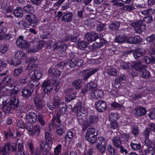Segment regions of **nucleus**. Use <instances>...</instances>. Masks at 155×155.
Returning <instances> with one entry per match:
<instances>
[{"label": "nucleus", "instance_id": "nucleus-5", "mask_svg": "<svg viewBox=\"0 0 155 155\" xmlns=\"http://www.w3.org/2000/svg\"><path fill=\"white\" fill-rule=\"evenodd\" d=\"M32 123L27 122L25 124V129H26L29 135L33 136H39L41 131V128L39 126L35 125L33 127Z\"/></svg>", "mask_w": 155, "mask_h": 155}, {"label": "nucleus", "instance_id": "nucleus-3", "mask_svg": "<svg viewBox=\"0 0 155 155\" xmlns=\"http://www.w3.org/2000/svg\"><path fill=\"white\" fill-rule=\"evenodd\" d=\"M11 147L12 151L16 153L17 151V144H14L11 146L10 142H8L4 146L0 148V153L1 155H10L11 153Z\"/></svg>", "mask_w": 155, "mask_h": 155}, {"label": "nucleus", "instance_id": "nucleus-10", "mask_svg": "<svg viewBox=\"0 0 155 155\" xmlns=\"http://www.w3.org/2000/svg\"><path fill=\"white\" fill-rule=\"evenodd\" d=\"M95 80L93 81H91L90 83H87L82 90L81 94L83 96H85L86 94L89 91H91L92 88H93L96 86Z\"/></svg>", "mask_w": 155, "mask_h": 155}, {"label": "nucleus", "instance_id": "nucleus-8", "mask_svg": "<svg viewBox=\"0 0 155 155\" xmlns=\"http://www.w3.org/2000/svg\"><path fill=\"white\" fill-rule=\"evenodd\" d=\"M34 91L33 88H30L27 85L22 89L21 96L24 99H28L32 95Z\"/></svg>", "mask_w": 155, "mask_h": 155}, {"label": "nucleus", "instance_id": "nucleus-52", "mask_svg": "<svg viewBox=\"0 0 155 155\" xmlns=\"http://www.w3.org/2000/svg\"><path fill=\"white\" fill-rule=\"evenodd\" d=\"M82 124V130L85 131L91 125L90 124L88 123L87 120H85L81 124Z\"/></svg>", "mask_w": 155, "mask_h": 155}, {"label": "nucleus", "instance_id": "nucleus-39", "mask_svg": "<svg viewBox=\"0 0 155 155\" xmlns=\"http://www.w3.org/2000/svg\"><path fill=\"white\" fill-rule=\"evenodd\" d=\"M120 25V22L119 21H116L110 25L109 29L113 30H117L119 28Z\"/></svg>", "mask_w": 155, "mask_h": 155}, {"label": "nucleus", "instance_id": "nucleus-53", "mask_svg": "<svg viewBox=\"0 0 155 155\" xmlns=\"http://www.w3.org/2000/svg\"><path fill=\"white\" fill-rule=\"evenodd\" d=\"M15 57L19 58L23 57L25 58L27 57V55L24 52L21 51H18L15 53Z\"/></svg>", "mask_w": 155, "mask_h": 155}, {"label": "nucleus", "instance_id": "nucleus-62", "mask_svg": "<svg viewBox=\"0 0 155 155\" xmlns=\"http://www.w3.org/2000/svg\"><path fill=\"white\" fill-rule=\"evenodd\" d=\"M51 36L50 33L48 31L44 32L41 37L43 39H48Z\"/></svg>", "mask_w": 155, "mask_h": 155}, {"label": "nucleus", "instance_id": "nucleus-60", "mask_svg": "<svg viewBox=\"0 0 155 155\" xmlns=\"http://www.w3.org/2000/svg\"><path fill=\"white\" fill-rule=\"evenodd\" d=\"M67 66L66 63L65 62L61 61L58 63L56 65V67L59 69L62 70L64 69L65 67H67Z\"/></svg>", "mask_w": 155, "mask_h": 155}, {"label": "nucleus", "instance_id": "nucleus-19", "mask_svg": "<svg viewBox=\"0 0 155 155\" xmlns=\"http://www.w3.org/2000/svg\"><path fill=\"white\" fill-rule=\"evenodd\" d=\"M50 75L52 77H59L61 74V71L56 68L51 67L48 71Z\"/></svg>", "mask_w": 155, "mask_h": 155}, {"label": "nucleus", "instance_id": "nucleus-12", "mask_svg": "<svg viewBox=\"0 0 155 155\" xmlns=\"http://www.w3.org/2000/svg\"><path fill=\"white\" fill-rule=\"evenodd\" d=\"M24 38L23 36L20 35L16 41L18 46L22 49L27 48L29 46V44L24 39Z\"/></svg>", "mask_w": 155, "mask_h": 155}, {"label": "nucleus", "instance_id": "nucleus-20", "mask_svg": "<svg viewBox=\"0 0 155 155\" xmlns=\"http://www.w3.org/2000/svg\"><path fill=\"white\" fill-rule=\"evenodd\" d=\"M34 104L36 108L38 110H41L43 108L42 102L40 97L35 96L34 98Z\"/></svg>", "mask_w": 155, "mask_h": 155}, {"label": "nucleus", "instance_id": "nucleus-54", "mask_svg": "<svg viewBox=\"0 0 155 155\" xmlns=\"http://www.w3.org/2000/svg\"><path fill=\"white\" fill-rule=\"evenodd\" d=\"M154 12V10L152 9H148L146 10L142 11L141 13L143 15H151Z\"/></svg>", "mask_w": 155, "mask_h": 155}, {"label": "nucleus", "instance_id": "nucleus-38", "mask_svg": "<svg viewBox=\"0 0 155 155\" xmlns=\"http://www.w3.org/2000/svg\"><path fill=\"white\" fill-rule=\"evenodd\" d=\"M23 10L27 13H31L34 11V8L31 5L28 4L24 7Z\"/></svg>", "mask_w": 155, "mask_h": 155}, {"label": "nucleus", "instance_id": "nucleus-42", "mask_svg": "<svg viewBox=\"0 0 155 155\" xmlns=\"http://www.w3.org/2000/svg\"><path fill=\"white\" fill-rule=\"evenodd\" d=\"M44 117V116L41 114H37V120L39 123L42 126H44L45 124Z\"/></svg>", "mask_w": 155, "mask_h": 155}, {"label": "nucleus", "instance_id": "nucleus-41", "mask_svg": "<svg viewBox=\"0 0 155 155\" xmlns=\"http://www.w3.org/2000/svg\"><path fill=\"white\" fill-rule=\"evenodd\" d=\"M96 18H93L92 19H86L84 23L88 27H92L94 25L95 23L94 22V21L95 20Z\"/></svg>", "mask_w": 155, "mask_h": 155}, {"label": "nucleus", "instance_id": "nucleus-18", "mask_svg": "<svg viewBox=\"0 0 155 155\" xmlns=\"http://www.w3.org/2000/svg\"><path fill=\"white\" fill-rule=\"evenodd\" d=\"M31 79H36L39 80L42 76V73L37 70L32 71L30 73Z\"/></svg>", "mask_w": 155, "mask_h": 155}, {"label": "nucleus", "instance_id": "nucleus-30", "mask_svg": "<svg viewBox=\"0 0 155 155\" xmlns=\"http://www.w3.org/2000/svg\"><path fill=\"white\" fill-rule=\"evenodd\" d=\"M76 97V94L73 92L67 94L65 97V101L67 103L70 102L72 100L74 99Z\"/></svg>", "mask_w": 155, "mask_h": 155}, {"label": "nucleus", "instance_id": "nucleus-2", "mask_svg": "<svg viewBox=\"0 0 155 155\" xmlns=\"http://www.w3.org/2000/svg\"><path fill=\"white\" fill-rule=\"evenodd\" d=\"M45 139L46 140L41 142L40 147L41 150H45L46 152H48L51 149L50 144L52 145L53 143L51 134L48 132H46L45 135Z\"/></svg>", "mask_w": 155, "mask_h": 155}, {"label": "nucleus", "instance_id": "nucleus-63", "mask_svg": "<svg viewBox=\"0 0 155 155\" xmlns=\"http://www.w3.org/2000/svg\"><path fill=\"white\" fill-rule=\"evenodd\" d=\"M111 106L112 107L115 108L119 110H122L123 108L122 105L116 102H114L112 103L111 104Z\"/></svg>", "mask_w": 155, "mask_h": 155}, {"label": "nucleus", "instance_id": "nucleus-23", "mask_svg": "<svg viewBox=\"0 0 155 155\" xmlns=\"http://www.w3.org/2000/svg\"><path fill=\"white\" fill-rule=\"evenodd\" d=\"M66 48V47L62 45H61L57 43H54L51 46V48L52 49L51 50H57L61 52L63 51Z\"/></svg>", "mask_w": 155, "mask_h": 155}, {"label": "nucleus", "instance_id": "nucleus-64", "mask_svg": "<svg viewBox=\"0 0 155 155\" xmlns=\"http://www.w3.org/2000/svg\"><path fill=\"white\" fill-rule=\"evenodd\" d=\"M131 64L129 63L126 62L125 61H122L120 64V66L124 69H127L131 66Z\"/></svg>", "mask_w": 155, "mask_h": 155}, {"label": "nucleus", "instance_id": "nucleus-25", "mask_svg": "<svg viewBox=\"0 0 155 155\" xmlns=\"http://www.w3.org/2000/svg\"><path fill=\"white\" fill-rule=\"evenodd\" d=\"M83 80L82 79H78L74 80L72 82V85L76 90H79L82 86V82Z\"/></svg>", "mask_w": 155, "mask_h": 155}, {"label": "nucleus", "instance_id": "nucleus-44", "mask_svg": "<svg viewBox=\"0 0 155 155\" xmlns=\"http://www.w3.org/2000/svg\"><path fill=\"white\" fill-rule=\"evenodd\" d=\"M113 143L115 147H119L121 144V141L119 137H115L113 138Z\"/></svg>", "mask_w": 155, "mask_h": 155}, {"label": "nucleus", "instance_id": "nucleus-50", "mask_svg": "<svg viewBox=\"0 0 155 155\" xmlns=\"http://www.w3.org/2000/svg\"><path fill=\"white\" fill-rule=\"evenodd\" d=\"M95 83H96V86H95V87L92 88L91 92H90V94L91 97L94 98H97V97L95 91L97 90V81H95Z\"/></svg>", "mask_w": 155, "mask_h": 155}, {"label": "nucleus", "instance_id": "nucleus-9", "mask_svg": "<svg viewBox=\"0 0 155 155\" xmlns=\"http://www.w3.org/2000/svg\"><path fill=\"white\" fill-rule=\"evenodd\" d=\"M65 113H62L60 112H57L56 116L53 117L51 120V124L53 126L57 127L58 125L60 124L62 122L60 119V117L63 116V114Z\"/></svg>", "mask_w": 155, "mask_h": 155}, {"label": "nucleus", "instance_id": "nucleus-14", "mask_svg": "<svg viewBox=\"0 0 155 155\" xmlns=\"http://www.w3.org/2000/svg\"><path fill=\"white\" fill-rule=\"evenodd\" d=\"M105 141L104 138L102 137H99L97 139V149L102 153L105 152Z\"/></svg>", "mask_w": 155, "mask_h": 155}, {"label": "nucleus", "instance_id": "nucleus-26", "mask_svg": "<svg viewBox=\"0 0 155 155\" xmlns=\"http://www.w3.org/2000/svg\"><path fill=\"white\" fill-rule=\"evenodd\" d=\"M146 112V109L142 107L136 109L134 114L137 116H140L145 114Z\"/></svg>", "mask_w": 155, "mask_h": 155}, {"label": "nucleus", "instance_id": "nucleus-27", "mask_svg": "<svg viewBox=\"0 0 155 155\" xmlns=\"http://www.w3.org/2000/svg\"><path fill=\"white\" fill-rule=\"evenodd\" d=\"M31 2L36 5H39L42 7L48 3V2L46 0H31Z\"/></svg>", "mask_w": 155, "mask_h": 155}, {"label": "nucleus", "instance_id": "nucleus-11", "mask_svg": "<svg viewBox=\"0 0 155 155\" xmlns=\"http://www.w3.org/2000/svg\"><path fill=\"white\" fill-rule=\"evenodd\" d=\"M25 118L27 122L34 124L37 120V114L34 110H32L27 114Z\"/></svg>", "mask_w": 155, "mask_h": 155}, {"label": "nucleus", "instance_id": "nucleus-37", "mask_svg": "<svg viewBox=\"0 0 155 155\" xmlns=\"http://www.w3.org/2000/svg\"><path fill=\"white\" fill-rule=\"evenodd\" d=\"M87 120L91 125L95 124L97 123V117L94 115H91L89 117Z\"/></svg>", "mask_w": 155, "mask_h": 155}, {"label": "nucleus", "instance_id": "nucleus-33", "mask_svg": "<svg viewBox=\"0 0 155 155\" xmlns=\"http://www.w3.org/2000/svg\"><path fill=\"white\" fill-rule=\"evenodd\" d=\"M82 102L78 101L74 105L73 110V112L74 113H76L78 111L81 110L82 108H84L82 107Z\"/></svg>", "mask_w": 155, "mask_h": 155}, {"label": "nucleus", "instance_id": "nucleus-40", "mask_svg": "<svg viewBox=\"0 0 155 155\" xmlns=\"http://www.w3.org/2000/svg\"><path fill=\"white\" fill-rule=\"evenodd\" d=\"M3 111L5 114L9 113L11 110H12L11 107L9 104L7 103V104H4L2 107Z\"/></svg>", "mask_w": 155, "mask_h": 155}, {"label": "nucleus", "instance_id": "nucleus-15", "mask_svg": "<svg viewBox=\"0 0 155 155\" xmlns=\"http://www.w3.org/2000/svg\"><path fill=\"white\" fill-rule=\"evenodd\" d=\"M146 51L144 49H137L134 51L133 53V55L136 59H138L139 57L144 55Z\"/></svg>", "mask_w": 155, "mask_h": 155}, {"label": "nucleus", "instance_id": "nucleus-59", "mask_svg": "<svg viewBox=\"0 0 155 155\" xmlns=\"http://www.w3.org/2000/svg\"><path fill=\"white\" fill-rule=\"evenodd\" d=\"M107 149L111 155H117L115 150L111 145L108 146Z\"/></svg>", "mask_w": 155, "mask_h": 155}, {"label": "nucleus", "instance_id": "nucleus-48", "mask_svg": "<svg viewBox=\"0 0 155 155\" xmlns=\"http://www.w3.org/2000/svg\"><path fill=\"white\" fill-rule=\"evenodd\" d=\"M8 45L4 44L0 45V52L2 54H4L8 50Z\"/></svg>", "mask_w": 155, "mask_h": 155}, {"label": "nucleus", "instance_id": "nucleus-28", "mask_svg": "<svg viewBox=\"0 0 155 155\" xmlns=\"http://www.w3.org/2000/svg\"><path fill=\"white\" fill-rule=\"evenodd\" d=\"M21 58L18 57H15L12 60H9L8 63L10 64L13 65L14 66H17L22 63L21 60Z\"/></svg>", "mask_w": 155, "mask_h": 155}, {"label": "nucleus", "instance_id": "nucleus-55", "mask_svg": "<svg viewBox=\"0 0 155 155\" xmlns=\"http://www.w3.org/2000/svg\"><path fill=\"white\" fill-rule=\"evenodd\" d=\"M129 134H123L120 135V138L122 141L126 142L129 140Z\"/></svg>", "mask_w": 155, "mask_h": 155}, {"label": "nucleus", "instance_id": "nucleus-13", "mask_svg": "<svg viewBox=\"0 0 155 155\" xmlns=\"http://www.w3.org/2000/svg\"><path fill=\"white\" fill-rule=\"evenodd\" d=\"M142 21L139 20L138 21L132 23L131 25L134 27V28L135 31L138 33H140L142 31H144L145 29V26H143L144 28H142Z\"/></svg>", "mask_w": 155, "mask_h": 155}, {"label": "nucleus", "instance_id": "nucleus-6", "mask_svg": "<svg viewBox=\"0 0 155 155\" xmlns=\"http://www.w3.org/2000/svg\"><path fill=\"white\" fill-rule=\"evenodd\" d=\"M83 62V61L82 59L77 58L75 54L71 52L70 54L69 59L66 62L67 66L71 68H74L76 66H80Z\"/></svg>", "mask_w": 155, "mask_h": 155}, {"label": "nucleus", "instance_id": "nucleus-21", "mask_svg": "<svg viewBox=\"0 0 155 155\" xmlns=\"http://www.w3.org/2000/svg\"><path fill=\"white\" fill-rule=\"evenodd\" d=\"M132 68L136 70L139 71L143 68H145V66L141 64L140 61L134 62L131 64V66Z\"/></svg>", "mask_w": 155, "mask_h": 155}, {"label": "nucleus", "instance_id": "nucleus-17", "mask_svg": "<svg viewBox=\"0 0 155 155\" xmlns=\"http://www.w3.org/2000/svg\"><path fill=\"white\" fill-rule=\"evenodd\" d=\"M73 15L71 12L65 13L61 18V21L65 22H69L72 21Z\"/></svg>", "mask_w": 155, "mask_h": 155}, {"label": "nucleus", "instance_id": "nucleus-57", "mask_svg": "<svg viewBox=\"0 0 155 155\" xmlns=\"http://www.w3.org/2000/svg\"><path fill=\"white\" fill-rule=\"evenodd\" d=\"M107 72L108 74L112 76H116L117 74V71L116 69L114 68H109Z\"/></svg>", "mask_w": 155, "mask_h": 155}, {"label": "nucleus", "instance_id": "nucleus-58", "mask_svg": "<svg viewBox=\"0 0 155 155\" xmlns=\"http://www.w3.org/2000/svg\"><path fill=\"white\" fill-rule=\"evenodd\" d=\"M2 81L3 83H5V82L6 83H7V85H11L10 84H12V82H13L11 81V76L5 77Z\"/></svg>", "mask_w": 155, "mask_h": 155}, {"label": "nucleus", "instance_id": "nucleus-22", "mask_svg": "<svg viewBox=\"0 0 155 155\" xmlns=\"http://www.w3.org/2000/svg\"><path fill=\"white\" fill-rule=\"evenodd\" d=\"M107 107L105 102L102 100L97 101V111L99 112H103L105 110Z\"/></svg>", "mask_w": 155, "mask_h": 155}, {"label": "nucleus", "instance_id": "nucleus-49", "mask_svg": "<svg viewBox=\"0 0 155 155\" xmlns=\"http://www.w3.org/2000/svg\"><path fill=\"white\" fill-rule=\"evenodd\" d=\"M62 149V146L61 144H58L54 149V155H59Z\"/></svg>", "mask_w": 155, "mask_h": 155}, {"label": "nucleus", "instance_id": "nucleus-4", "mask_svg": "<svg viewBox=\"0 0 155 155\" xmlns=\"http://www.w3.org/2000/svg\"><path fill=\"white\" fill-rule=\"evenodd\" d=\"M7 102L11 107L12 110H15L16 112L18 113H22L24 111V108L23 106H19V101L15 98H8Z\"/></svg>", "mask_w": 155, "mask_h": 155}, {"label": "nucleus", "instance_id": "nucleus-36", "mask_svg": "<svg viewBox=\"0 0 155 155\" xmlns=\"http://www.w3.org/2000/svg\"><path fill=\"white\" fill-rule=\"evenodd\" d=\"M45 44V43L42 41H38L37 42V48L35 49L30 50L28 51L29 52H33L36 51L38 50H41Z\"/></svg>", "mask_w": 155, "mask_h": 155}, {"label": "nucleus", "instance_id": "nucleus-61", "mask_svg": "<svg viewBox=\"0 0 155 155\" xmlns=\"http://www.w3.org/2000/svg\"><path fill=\"white\" fill-rule=\"evenodd\" d=\"M145 155H153L154 150L152 147H149L145 150Z\"/></svg>", "mask_w": 155, "mask_h": 155}, {"label": "nucleus", "instance_id": "nucleus-31", "mask_svg": "<svg viewBox=\"0 0 155 155\" xmlns=\"http://www.w3.org/2000/svg\"><path fill=\"white\" fill-rule=\"evenodd\" d=\"M4 133L5 136V138L6 139H8L9 138H15L16 136H15V135L13 134V132L9 129L5 130Z\"/></svg>", "mask_w": 155, "mask_h": 155}, {"label": "nucleus", "instance_id": "nucleus-47", "mask_svg": "<svg viewBox=\"0 0 155 155\" xmlns=\"http://www.w3.org/2000/svg\"><path fill=\"white\" fill-rule=\"evenodd\" d=\"M23 68L21 67L15 68L14 70L13 75L15 77H17L23 71Z\"/></svg>", "mask_w": 155, "mask_h": 155}, {"label": "nucleus", "instance_id": "nucleus-45", "mask_svg": "<svg viewBox=\"0 0 155 155\" xmlns=\"http://www.w3.org/2000/svg\"><path fill=\"white\" fill-rule=\"evenodd\" d=\"M119 118V115L117 113L111 112L109 115V118L112 121V120H116Z\"/></svg>", "mask_w": 155, "mask_h": 155}, {"label": "nucleus", "instance_id": "nucleus-29", "mask_svg": "<svg viewBox=\"0 0 155 155\" xmlns=\"http://www.w3.org/2000/svg\"><path fill=\"white\" fill-rule=\"evenodd\" d=\"M13 13L14 15L17 17H22L23 15V9L21 7L17 8L14 10Z\"/></svg>", "mask_w": 155, "mask_h": 155}, {"label": "nucleus", "instance_id": "nucleus-51", "mask_svg": "<svg viewBox=\"0 0 155 155\" xmlns=\"http://www.w3.org/2000/svg\"><path fill=\"white\" fill-rule=\"evenodd\" d=\"M51 83V81L50 80L45 81L42 84V87L43 88L49 87H51L50 89H53V86Z\"/></svg>", "mask_w": 155, "mask_h": 155}, {"label": "nucleus", "instance_id": "nucleus-56", "mask_svg": "<svg viewBox=\"0 0 155 155\" xmlns=\"http://www.w3.org/2000/svg\"><path fill=\"white\" fill-rule=\"evenodd\" d=\"M126 37L124 36H117L115 38V41L116 42L118 43H122L126 40Z\"/></svg>", "mask_w": 155, "mask_h": 155}, {"label": "nucleus", "instance_id": "nucleus-46", "mask_svg": "<svg viewBox=\"0 0 155 155\" xmlns=\"http://www.w3.org/2000/svg\"><path fill=\"white\" fill-rule=\"evenodd\" d=\"M80 114H78L77 115V120L78 121L79 124L81 125L82 123L84 122V120L86 119L87 116H84V114H83L82 115H81Z\"/></svg>", "mask_w": 155, "mask_h": 155}, {"label": "nucleus", "instance_id": "nucleus-1", "mask_svg": "<svg viewBox=\"0 0 155 155\" xmlns=\"http://www.w3.org/2000/svg\"><path fill=\"white\" fill-rule=\"evenodd\" d=\"M61 94L56 93L54 95L51 102L47 104L48 108L51 110L54 109L58 110V112L65 113L67 109L66 104L63 102H61Z\"/></svg>", "mask_w": 155, "mask_h": 155}, {"label": "nucleus", "instance_id": "nucleus-16", "mask_svg": "<svg viewBox=\"0 0 155 155\" xmlns=\"http://www.w3.org/2000/svg\"><path fill=\"white\" fill-rule=\"evenodd\" d=\"M56 127V133L59 136L62 135L65 133L66 130L65 124H64L63 123L58 125Z\"/></svg>", "mask_w": 155, "mask_h": 155}, {"label": "nucleus", "instance_id": "nucleus-34", "mask_svg": "<svg viewBox=\"0 0 155 155\" xmlns=\"http://www.w3.org/2000/svg\"><path fill=\"white\" fill-rule=\"evenodd\" d=\"M140 74L141 77L143 78H148L150 76L149 72L145 69V68H143L140 71Z\"/></svg>", "mask_w": 155, "mask_h": 155}, {"label": "nucleus", "instance_id": "nucleus-32", "mask_svg": "<svg viewBox=\"0 0 155 155\" xmlns=\"http://www.w3.org/2000/svg\"><path fill=\"white\" fill-rule=\"evenodd\" d=\"M38 80L36 79H32L28 83V86L30 88H33L34 90L35 88L38 86L39 84V82Z\"/></svg>", "mask_w": 155, "mask_h": 155}, {"label": "nucleus", "instance_id": "nucleus-24", "mask_svg": "<svg viewBox=\"0 0 155 155\" xmlns=\"http://www.w3.org/2000/svg\"><path fill=\"white\" fill-rule=\"evenodd\" d=\"M89 134L90 136H88V137H87V133H86L85 137V139L86 140L93 144L96 141L97 133H96V134Z\"/></svg>", "mask_w": 155, "mask_h": 155}, {"label": "nucleus", "instance_id": "nucleus-43", "mask_svg": "<svg viewBox=\"0 0 155 155\" xmlns=\"http://www.w3.org/2000/svg\"><path fill=\"white\" fill-rule=\"evenodd\" d=\"M88 44V42L84 41H81L78 42L77 46L80 49H82L86 48Z\"/></svg>", "mask_w": 155, "mask_h": 155}, {"label": "nucleus", "instance_id": "nucleus-7", "mask_svg": "<svg viewBox=\"0 0 155 155\" xmlns=\"http://www.w3.org/2000/svg\"><path fill=\"white\" fill-rule=\"evenodd\" d=\"M97 71V69L93 68L86 69L81 71L80 74L84 81H87L90 77Z\"/></svg>", "mask_w": 155, "mask_h": 155}, {"label": "nucleus", "instance_id": "nucleus-35", "mask_svg": "<svg viewBox=\"0 0 155 155\" xmlns=\"http://www.w3.org/2000/svg\"><path fill=\"white\" fill-rule=\"evenodd\" d=\"M17 144L18 146V150L17 152H25L24 151V145L23 142L20 140L18 139L17 142Z\"/></svg>", "mask_w": 155, "mask_h": 155}]
</instances>
